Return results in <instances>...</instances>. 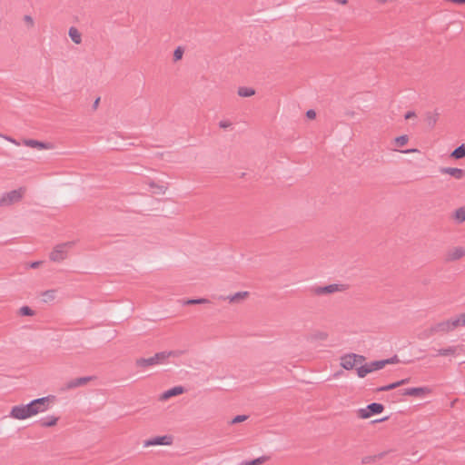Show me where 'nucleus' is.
Here are the masks:
<instances>
[{"label":"nucleus","mask_w":465,"mask_h":465,"mask_svg":"<svg viewBox=\"0 0 465 465\" xmlns=\"http://www.w3.org/2000/svg\"><path fill=\"white\" fill-rule=\"evenodd\" d=\"M36 414L38 409L34 408L31 401L27 404L15 405L10 411V417L15 420H25Z\"/></svg>","instance_id":"f257e3e1"},{"label":"nucleus","mask_w":465,"mask_h":465,"mask_svg":"<svg viewBox=\"0 0 465 465\" xmlns=\"http://www.w3.org/2000/svg\"><path fill=\"white\" fill-rule=\"evenodd\" d=\"M74 245V242L59 243L54 247L49 258L52 262H60L67 258L69 250Z\"/></svg>","instance_id":"f03ea898"},{"label":"nucleus","mask_w":465,"mask_h":465,"mask_svg":"<svg viewBox=\"0 0 465 465\" xmlns=\"http://www.w3.org/2000/svg\"><path fill=\"white\" fill-rule=\"evenodd\" d=\"M25 189L19 188L5 193L0 196V207L10 206L15 203L19 202L24 195Z\"/></svg>","instance_id":"7ed1b4c3"},{"label":"nucleus","mask_w":465,"mask_h":465,"mask_svg":"<svg viewBox=\"0 0 465 465\" xmlns=\"http://www.w3.org/2000/svg\"><path fill=\"white\" fill-rule=\"evenodd\" d=\"M166 361V355L164 351L155 353L150 358H139L136 360L135 364L137 367L147 368L150 366L163 363Z\"/></svg>","instance_id":"20e7f679"},{"label":"nucleus","mask_w":465,"mask_h":465,"mask_svg":"<svg viewBox=\"0 0 465 465\" xmlns=\"http://www.w3.org/2000/svg\"><path fill=\"white\" fill-rule=\"evenodd\" d=\"M431 390L429 387H412L406 388L403 390H399L394 392L392 396H415V397H423L427 394H430Z\"/></svg>","instance_id":"39448f33"},{"label":"nucleus","mask_w":465,"mask_h":465,"mask_svg":"<svg viewBox=\"0 0 465 465\" xmlns=\"http://www.w3.org/2000/svg\"><path fill=\"white\" fill-rule=\"evenodd\" d=\"M384 406L381 403L372 402L366 406L364 409L358 411L359 417L361 419H368L372 415L380 414L383 411Z\"/></svg>","instance_id":"423d86ee"},{"label":"nucleus","mask_w":465,"mask_h":465,"mask_svg":"<svg viewBox=\"0 0 465 465\" xmlns=\"http://www.w3.org/2000/svg\"><path fill=\"white\" fill-rule=\"evenodd\" d=\"M345 290V286L342 284L332 283L326 286H316L312 289L315 295H326L334 293L337 292H342Z\"/></svg>","instance_id":"0eeeda50"},{"label":"nucleus","mask_w":465,"mask_h":465,"mask_svg":"<svg viewBox=\"0 0 465 465\" xmlns=\"http://www.w3.org/2000/svg\"><path fill=\"white\" fill-rule=\"evenodd\" d=\"M432 326V331H435V333L438 332H449L450 331H453L455 328L458 327V321L454 319H450L447 321H443L438 323H435Z\"/></svg>","instance_id":"6e6552de"},{"label":"nucleus","mask_w":465,"mask_h":465,"mask_svg":"<svg viewBox=\"0 0 465 465\" xmlns=\"http://www.w3.org/2000/svg\"><path fill=\"white\" fill-rule=\"evenodd\" d=\"M463 256H465V248L454 247L446 252L444 261L446 262H451L461 259Z\"/></svg>","instance_id":"1a4fd4ad"},{"label":"nucleus","mask_w":465,"mask_h":465,"mask_svg":"<svg viewBox=\"0 0 465 465\" xmlns=\"http://www.w3.org/2000/svg\"><path fill=\"white\" fill-rule=\"evenodd\" d=\"M173 442V438L168 435L163 436H156L151 439L144 440L143 447H150L155 445H171Z\"/></svg>","instance_id":"9d476101"},{"label":"nucleus","mask_w":465,"mask_h":465,"mask_svg":"<svg viewBox=\"0 0 465 465\" xmlns=\"http://www.w3.org/2000/svg\"><path fill=\"white\" fill-rule=\"evenodd\" d=\"M93 379H94L93 376H85V377L73 379L64 384L63 390L69 391V390L83 386V385L86 384L88 381H92Z\"/></svg>","instance_id":"9b49d317"},{"label":"nucleus","mask_w":465,"mask_h":465,"mask_svg":"<svg viewBox=\"0 0 465 465\" xmlns=\"http://www.w3.org/2000/svg\"><path fill=\"white\" fill-rule=\"evenodd\" d=\"M52 398H54V397L53 396H45V397L35 399V400L31 401V403L34 406V408L38 409V413L44 412L48 410L49 402Z\"/></svg>","instance_id":"f8f14e48"},{"label":"nucleus","mask_w":465,"mask_h":465,"mask_svg":"<svg viewBox=\"0 0 465 465\" xmlns=\"http://www.w3.org/2000/svg\"><path fill=\"white\" fill-rule=\"evenodd\" d=\"M356 365V353H349L341 358V366L349 371Z\"/></svg>","instance_id":"ddd939ff"},{"label":"nucleus","mask_w":465,"mask_h":465,"mask_svg":"<svg viewBox=\"0 0 465 465\" xmlns=\"http://www.w3.org/2000/svg\"><path fill=\"white\" fill-rule=\"evenodd\" d=\"M185 389L183 386H174L167 391H165L161 396L160 400L166 401L173 396L180 395L183 393Z\"/></svg>","instance_id":"4468645a"},{"label":"nucleus","mask_w":465,"mask_h":465,"mask_svg":"<svg viewBox=\"0 0 465 465\" xmlns=\"http://www.w3.org/2000/svg\"><path fill=\"white\" fill-rule=\"evenodd\" d=\"M440 172L441 173L450 174L456 179H461L465 174L464 170L455 167H442L440 168Z\"/></svg>","instance_id":"2eb2a0df"},{"label":"nucleus","mask_w":465,"mask_h":465,"mask_svg":"<svg viewBox=\"0 0 465 465\" xmlns=\"http://www.w3.org/2000/svg\"><path fill=\"white\" fill-rule=\"evenodd\" d=\"M249 295L248 292H238L232 295H228L226 297L220 296L222 300H228L230 302H238L239 301L246 298Z\"/></svg>","instance_id":"dca6fc26"},{"label":"nucleus","mask_w":465,"mask_h":465,"mask_svg":"<svg viewBox=\"0 0 465 465\" xmlns=\"http://www.w3.org/2000/svg\"><path fill=\"white\" fill-rule=\"evenodd\" d=\"M24 143L26 146L32 147V148H38V149H49L51 148L49 143H45L37 140L33 139H27L24 141Z\"/></svg>","instance_id":"f3484780"},{"label":"nucleus","mask_w":465,"mask_h":465,"mask_svg":"<svg viewBox=\"0 0 465 465\" xmlns=\"http://www.w3.org/2000/svg\"><path fill=\"white\" fill-rule=\"evenodd\" d=\"M58 421V417H55L54 415L46 416L45 418H42L39 422L42 427H52L54 426Z\"/></svg>","instance_id":"a211bd4d"},{"label":"nucleus","mask_w":465,"mask_h":465,"mask_svg":"<svg viewBox=\"0 0 465 465\" xmlns=\"http://www.w3.org/2000/svg\"><path fill=\"white\" fill-rule=\"evenodd\" d=\"M438 119H439V113H437L436 111L426 113L425 121L430 128H433L435 126Z\"/></svg>","instance_id":"6ab92c4d"},{"label":"nucleus","mask_w":465,"mask_h":465,"mask_svg":"<svg viewBox=\"0 0 465 465\" xmlns=\"http://www.w3.org/2000/svg\"><path fill=\"white\" fill-rule=\"evenodd\" d=\"M450 157L457 159V160L464 158L465 157V144L462 143L460 146H458L457 148H455L450 153Z\"/></svg>","instance_id":"aec40b11"},{"label":"nucleus","mask_w":465,"mask_h":465,"mask_svg":"<svg viewBox=\"0 0 465 465\" xmlns=\"http://www.w3.org/2000/svg\"><path fill=\"white\" fill-rule=\"evenodd\" d=\"M68 35H69L71 40L74 44L78 45L81 43V41H82L81 34L75 27H70Z\"/></svg>","instance_id":"412c9836"},{"label":"nucleus","mask_w":465,"mask_h":465,"mask_svg":"<svg viewBox=\"0 0 465 465\" xmlns=\"http://www.w3.org/2000/svg\"><path fill=\"white\" fill-rule=\"evenodd\" d=\"M456 352V348L454 346H450L448 348H442L437 350V353L435 356H448L452 355Z\"/></svg>","instance_id":"4be33fe9"},{"label":"nucleus","mask_w":465,"mask_h":465,"mask_svg":"<svg viewBox=\"0 0 465 465\" xmlns=\"http://www.w3.org/2000/svg\"><path fill=\"white\" fill-rule=\"evenodd\" d=\"M255 94L254 89L250 87H239L238 95L241 97H250Z\"/></svg>","instance_id":"5701e85b"},{"label":"nucleus","mask_w":465,"mask_h":465,"mask_svg":"<svg viewBox=\"0 0 465 465\" xmlns=\"http://www.w3.org/2000/svg\"><path fill=\"white\" fill-rule=\"evenodd\" d=\"M367 364H368V367H370L371 372L374 371H379L385 367L383 360L373 361Z\"/></svg>","instance_id":"b1692460"},{"label":"nucleus","mask_w":465,"mask_h":465,"mask_svg":"<svg viewBox=\"0 0 465 465\" xmlns=\"http://www.w3.org/2000/svg\"><path fill=\"white\" fill-rule=\"evenodd\" d=\"M148 185H149V187H150V188H152V189H155L154 193H162V194H163V193L166 192V190H167V187H166V186L157 184V183H155L153 181H150V182L148 183Z\"/></svg>","instance_id":"393cba45"},{"label":"nucleus","mask_w":465,"mask_h":465,"mask_svg":"<svg viewBox=\"0 0 465 465\" xmlns=\"http://www.w3.org/2000/svg\"><path fill=\"white\" fill-rule=\"evenodd\" d=\"M269 458L266 457V456H261L257 459H254L252 460H249V461H242L241 463V465H261L262 464L264 461H266Z\"/></svg>","instance_id":"a878e982"},{"label":"nucleus","mask_w":465,"mask_h":465,"mask_svg":"<svg viewBox=\"0 0 465 465\" xmlns=\"http://www.w3.org/2000/svg\"><path fill=\"white\" fill-rule=\"evenodd\" d=\"M371 369L368 367V364H364L359 368H357V375L360 378H364L367 374L371 373Z\"/></svg>","instance_id":"bb28decb"},{"label":"nucleus","mask_w":465,"mask_h":465,"mask_svg":"<svg viewBox=\"0 0 465 465\" xmlns=\"http://www.w3.org/2000/svg\"><path fill=\"white\" fill-rule=\"evenodd\" d=\"M433 334H435V331H432V326H430V328L423 330V331L419 334V338H420V339H421V340H427V339H429L430 336H432Z\"/></svg>","instance_id":"cd10ccee"},{"label":"nucleus","mask_w":465,"mask_h":465,"mask_svg":"<svg viewBox=\"0 0 465 465\" xmlns=\"http://www.w3.org/2000/svg\"><path fill=\"white\" fill-rule=\"evenodd\" d=\"M455 219L459 223H462L465 221V208L460 207L455 211Z\"/></svg>","instance_id":"c85d7f7f"},{"label":"nucleus","mask_w":465,"mask_h":465,"mask_svg":"<svg viewBox=\"0 0 465 465\" xmlns=\"http://www.w3.org/2000/svg\"><path fill=\"white\" fill-rule=\"evenodd\" d=\"M409 142V136L407 134H402L394 139V143L398 146H404Z\"/></svg>","instance_id":"c756f323"},{"label":"nucleus","mask_w":465,"mask_h":465,"mask_svg":"<svg viewBox=\"0 0 465 465\" xmlns=\"http://www.w3.org/2000/svg\"><path fill=\"white\" fill-rule=\"evenodd\" d=\"M208 302H209V300H207V299L197 298V299H189L184 303L188 304V305H192V304H204V303H208Z\"/></svg>","instance_id":"7c9ffc66"},{"label":"nucleus","mask_w":465,"mask_h":465,"mask_svg":"<svg viewBox=\"0 0 465 465\" xmlns=\"http://www.w3.org/2000/svg\"><path fill=\"white\" fill-rule=\"evenodd\" d=\"M398 387H399V385L397 384V381H395V382L390 383L388 385H384V386H381V387L377 388L376 391H388L391 390H394Z\"/></svg>","instance_id":"2f4dec72"},{"label":"nucleus","mask_w":465,"mask_h":465,"mask_svg":"<svg viewBox=\"0 0 465 465\" xmlns=\"http://www.w3.org/2000/svg\"><path fill=\"white\" fill-rule=\"evenodd\" d=\"M54 299V291L49 290L43 293V301L47 302Z\"/></svg>","instance_id":"473e14b6"},{"label":"nucleus","mask_w":465,"mask_h":465,"mask_svg":"<svg viewBox=\"0 0 465 465\" xmlns=\"http://www.w3.org/2000/svg\"><path fill=\"white\" fill-rule=\"evenodd\" d=\"M20 314L23 316H33L35 312L28 306H23L20 308Z\"/></svg>","instance_id":"72a5a7b5"},{"label":"nucleus","mask_w":465,"mask_h":465,"mask_svg":"<svg viewBox=\"0 0 465 465\" xmlns=\"http://www.w3.org/2000/svg\"><path fill=\"white\" fill-rule=\"evenodd\" d=\"M183 54V49L181 46H178L173 52V60L178 61L182 59Z\"/></svg>","instance_id":"f704fd0d"},{"label":"nucleus","mask_w":465,"mask_h":465,"mask_svg":"<svg viewBox=\"0 0 465 465\" xmlns=\"http://www.w3.org/2000/svg\"><path fill=\"white\" fill-rule=\"evenodd\" d=\"M163 351L165 352L166 360L169 357H179L183 353V351Z\"/></svg>","instance_id":"c9c22d12"},{"label":"nucleus","mask_w":465,"mask_h":465,"mask_svg":"<svg viewBox=\"0 0 465 465\" xmlns=\"http://www.w3.org/2000/svg\"><path fill=\"white\" fill-rule=\"evenodd\" d=\"M247 419H248L247 415H237L231 420V424L242 422V421L246 420Z\"/></svg>","instance_id":"e433bc0d"},{"label":"nucleus","mask_w":465,"mask_h":465,"mask_svg":"<svg viewBox=\"0 0 465 465\" xmlns=\"http://www.w3.org/2000/svg\"><path fill=\"white\" fill-rule=\"evenodd\" d=\"M376 458H375V455H371V456H365L361 459V463L362 464H369V463H374L376 462Z\"/></svg>","instance_id":"4c0bfd02"},{"label":"nucleus","mask_w":465,"mask_h":465,"mask_svg":"<svg viewBox=\"0 0 465 465\" xmlns=\"http://www.w3.org/2000/svg\"><path fill=\"white\" fill-rule=\"evenodd\" d=\"M384 361V365L386 366L387 364H393V363H398L400 362V360L398 358L397 355H394L389 359H385L383 360Z\"/></svg>","instance_id":"58836bf2"},{"label":"nucleus","mask_w":465,"mask_h":465,"mask_svg":"<svg viewBox=\"0 0 465 465\" xmlns=\"http://www.w3.org/2000/svg\"><path fill=\"white\" fill-rule=\"evenodd\" d=\"M455 320L458 321V327L465 326V313L460 314L458 317L455 318Z\"/></svg>","instance_id":"ea45409f"},{"label":"nucleus","mask_w":465,"mask_h":465,"mask_svg":"<svg viewBox=\"0 0 465 465\" xmlns=\"http://www.w3.org/2000/svg\"><path fill=\"white\" fill-rule=\"evenodd\" d=\"M24 21L27 24L28 26L32 27L35 25L34 19L31 15H25L24 16Z\"/></svg>","instance_id":"a19ab883"},{"label":"nucleus","mask_w":465,"mask_h":465,"mask_svg":"<svg viewBox=\"0 0 465 465\" xmlns=\"http://www.w3.org/2000/svg\"><path fill=\"white\" fill-rule=\"evenodd\" d=\"M232 125V123L230 121H221L219 123V126L223 129H225L227 127H230Z\"/></svg>","instance_id":"79ce46f5"},{"label":"nucleus","mask_w":465,"mask_h":465,"mask_svg":"<svg viewBox=\"0 0 465 465\" xmlns=\"http://www.w3.org/2000/svg\"><path fill=\"white\" fill-rule=\"evenodd\" d=\"M306 116L309 118V119H314L315 116H316V112L312 109H310L306 112Z\"/></svg>","instance_id":"37998d69"},{"label":"nucleus","mask_w":465,"mask_h":465,"mask_svg":"<svg viewBox=\"0 0 465 465\" xmlns=\"http://www.w3.org/2000/svg\"><path fill=\"white\" fill-rule=\"evenodd\" d=\"M410 381H411V378H405V379H402V380L398 381H397V384H398V385H399V387H400V386H401V385H404V384L409 383V382H410Z\"/></svg>","instance_id":"c03bdc74"},{"label":"nucleus","mask_w":465,"mask_h":465,"mask_svg":"<svg viewBox=\"0 0 465 465\" xmlns=\"http://www.w3.org/2000/svg\"><path fill=\"white\" fill-rule=\"evenodd\" d=\"M414 116H415V112H413V111H408V112L405 114L404 118H405L406 120H408V119H411V118H412V117H414Z\"/></svg>","instance_id":"a18cd8bd"},{"label":"nucleus","mask_w":465,"mask_h":465,"mask_svg":"<svg viewBox=\"0 0 465 465\" xmlns=\"http://www.w3.org/2000/svg\"><path fill=\"white\" fill-rule=\"evenodd\" d=\"M315 337L319 340H325L327 338V333L318 332L317 334H315Z\"/></svg>","instance_id":"49530a36"},{"label":"nucleus","mask_w":465,"mask_h":465,"mask_svg":"<svg viewBox=\"0 0 465 465\" xmlns=\"http://www.w3.org/2000/svg\"><path fill=\"white\" fill-rule=\"evenodd\" d=\"M387 453H388V451H382V452L376 454L375 455L376 460L378 461L379 460L384 458L387 455Z\"/></svg>","instance_id":"de8ad7c7"},{"label":"nucleus","mask_w":465,"mask_h":465,"mask_svg":"<svg viewBox=\"0 0 465 465\" xmlns=\"http://www.w3.org/2000/svg\"><path fill=\"white\" fill-rule=\"evenodd\" d=\"M365 361V357L362 355L356 354V364L361 363Z\"/></svg>","instance_id":"09e8293b"},{"label":"nucleus","mask_w":465,"mask_h":465,"mask_svg":"<svg viewBox=\"0 0 465 465\" xmlns=\"http://www.w3.org/2000/svg\"><path fill=\"white\" fill-rule=\"evenodd\" d=\"M400 152L402 153H411L417 152V149H406V150H401Z\"/></svg>","instance_id":"8fccbe9b"},{"label":"nucleus","mask_w":465,"mask_h":465,"mask_svg":"<svg viewBox=\"0 0 465 465\" xmlns=\"http://www.w3.org/2000/svg\"><path fill=\"white\" fill-rule=\"evenodd\" d=\"M41 264V262H33L31 264H30V267L33 268V269H35L37 268L39 265Z\"/></svg>","instance_id":"3c124183"},{"label":"nucleus","mask_w":465,"mask_h":465,"mask_svg":"<svg viewBox=\"0 0 465 465\" xmlns=\"http://www.w3.org/2000/svg\"><path fill=\"white\" fill-rule=\"evenodd\" d=\"M99 102H100V98H96L94 104H93V109L95 110L97 107H98V104H99Z\"/></svg>","instance_id":"603ef678"},{"label":"nucleus","mask_w":465,"mask_h":465,"mask_svg":"<svg viewBox=\"0 0 465 465\" xmlns=\"http://www.w3.org/2000/svg\"><path fill=\"white\" fill-rule=\"evenodd\" d=\"M5 140L13 143H15V144H19L15 139H13L12 137H9V136H4Z\"/></svg>","instance_id":"864d4df0"},{"label":"nucleus","mask_w":465,"mask_h":465,"mask_svg":"<svg viewBox=\"0 0 465 465\" xmlns=\"http://www.w3.org/2000/svg\"><path fill=\"white\" fill-rule=\"evenodd\" d=\"M338 4L345 5L347 4V0H335Z\"/></svg>","instance_id":"5fc2aeb1"},{"label":"nucleus","mask_w":465,"mask_h":465,"mask_svg":"<svg viewBox=\"0 0 465 465\" xmlns=\"http://www.w3.org/2000/svg\"><path fill=\"white\" fill-rule=\"evenodd\" d=\"M388 419V417H384L382 419H380V420H374V422H377V421H383V420H386Z\"/></svg>","instance_id":"6e6d98bb"},{"label":"nucleus","mask_w":465,"mask_h":465,"mask_svg":"<svg viewBox=\"0 0 465 465\" xmlns=\"http://www.w3.org/2000/svg\"><path fill=\"white\" fill-rule=\"evenodd\" d=\"M379 3H385L387 0H377Z\"/></svg>","instance_id":"4d7b16f0"}]
</instances>
